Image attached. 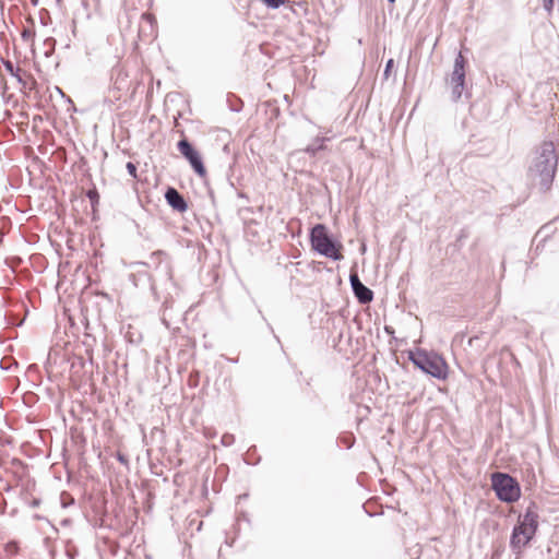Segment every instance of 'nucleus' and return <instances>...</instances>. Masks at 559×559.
<instances>
[{
	"mask_svg": "<svg viewBox=\"0 0 559 559\" xmlns=\"http://www.w3.org/2000/svg\"><path fill=\"white\" fill-rule=\"evenodd\" d=\"M558 166V155L552 141H545L536 150L530 174L543 192L550 189Z\"/></svg>",
	"mask_w": 559,
	"mask_h": 559,
	"instance_id": "1",
	"label": "nucleus"
},
{
	"mask_svg": "<svg viewBox=\"0 0 559 559\" xmlns=\"http://www.w3.org/2000/svg\"><path fill=\"white\" fill-rule=\"evenodd\" d=\"M538 528V514L530 507L523 515H520L519 523L513 527L510 546L513 551L520 554L530 544Z\"/></svg>",
	"mask_w": 559,
	"mask_h": 559,
	"instance_id": "2",
	"label": "nucleus"
},
{
	"mask_svg": "<svg viewBox=\"0 0 559 559\" xmlns=\"http://www.w3.org/2000/svg\"><path fill=\"white\" fill-rule=\"evenodd\" d=\"M151 260L154 263L157 262L153 275L148 277L152 293L157 298L158 289L169 295L171 293V289L176 288V284L173 278V270L169 261L166 259L165 253L162 251L152 253Z\"/></svg>",
	"mask_w": 559,
	"mask_h": 559,
	"instance_id": "3",
	"label": "nucleus"
},
{
	"mask_svg": "<svg viewBox=\"0 0 559 559\" xmlns=\"http://www.w3.org/2000/svg\"><path fill=\"white\" fill-rule=\"evenodd\" d=\"M409 360L421 371L439 380L448 377V366L444 359L436 353L418 350L409 354Z\"/></svg>",
	"mask_w": 559,
	"mask_h": 559,
	"instance_id": "4",
	"label": "nucleus"
},
{
	"mask_svg": "<svg viewBox=\"0 0 559 559\" xmlns=\"http://www.w3.org/2000/svg\"><path fill=\"white\" fill-rule=\"evenodd\" d=\"M310 241L313 250L323 257L340 261L343 254L336 248V245L326 233V227L322 224H317L310 233Z\"/></svg>",
	"mask_w": 559,
	"mask_h": 559,
	"instance_id": "5",
	"label": "nucleus"
},
{
	"mask_svg": "<svg viewBox=\"0 0 559 559\" xmlns=\"http://www.w3.org/2000/svg\"><path fill=\"white\" fill-rule=\"evenodd\" d=\"M492 488L497 497L504 502H514L521 496L518 481L508 474L495 473L491 476Z\"/></svg>",
	"mask_w": 559,
	"mask_h": 559,
	"instance_id": "6",
	"label": "nucleus"
},
{
	"mask_svg": "<svg viewBox=\"0 0 559 559\" xmlns=\"http://www.w3.org/2000/svg\"><path fill=\"white\" fill-rule=\"evenodd\" d=\"M178 151L187 158L193 168V170L200 176H206V169L204 167L200 153L191 145L187 139H182L177 144Z\"/></svg>",
	"mask_w": 559,
	"mask_h": 559,
	"instance_id": "7",
	"label": "nucleus"
},
{
	"mask_svg": "<svg viewBox=\"0 0 559 559\" xmlns=\"http://www.w3.org/2000/svg\"><path fill=\"white\" fill-rule=\"evenodd\" d=\"M349 283L355 297L360 304L366 305L372 301L373 292L361 283L356 272L349 274Z\"/></svg>",
	"mask_w": 559,
	"mask_h": 559,
	"instance_id": "8",
	"label": "nucleus"
},
{
	"mask_svg": "<svg viewBox=\"0 0 559 559\" xmlns=\"http://www.w3.org/2000/svg\"><path fill=\"white\" fill-rule=\"evenodd\" d=\"M111 80L112 85L109 90V93H112V98L118 100L121 97L120 93L128 88V74L123 71L122 68L116 67L112 69Z\"/></svg>",
	"mask_w": 559,
	"mask_h": 559,
	"instance_id": "9",
	"label": "nucleus"
},
{
	"mask_svg": "<svg viewBox=\"0 0 559 559\" xmlns=\"http://www.w3.org/2000/svg\"><path fill=\"white\" fill-rule=\"evenodd\" d=\"M165 199L174 210L180 213L186 212L188 209L185 198L175 188L167 189Z\"/></svg>",
	"mask_w": 559,
	"mask_h": 559,
	"instance_id": "10",
	"label": "nucleus"
},
{
	"mask_svg": "<svg viewBox=\"0 0 559 559\" xmlns=\"http://www.w3.org/2000/svg\"><path fill=\"white\" fill-rule=\"evenodd\" d=\"M450 82L451 84L465 83V59L461 52H459L454 60Z\"/></svg>",
	"mask_w": 559,
	"mask_h": 559,
	"instance_id": "11",
	"label": "nucleus"
},
{
	"mask_svg": "<svg viewBox=\"0 0 559 559\" xmlns=\"http://www.w3.org/2000/svg\"><path fill=\"white\" fill-rule=\"evenodd\" d=\"M329 140H330L329 138L318 136L314 139L313 143L309 144L305 148V152L311 156H314L319 151L324 148V143Z\"/></svg>",
	"mask_w": 559,
	"mask_h": 559,
	"instance_id": "12",
	"label": "nucleus"
},
{
	"mask_svg": "<svg viewBox=\"0 0 559 559\" xmlns=\"http://www.w3.org/2000/svg\"><path fill=\"white\" fill-rule=\"evenodd\" d=\"M452 85V99L457 102L463 93L464 83L451 84Z\"/></svg>",
	"mask_w": 559,
	"mask_h": 559,
	"instance_id": "13",
	"label": "nucleus"
},
{
	"mask_svg": "<svg viewBox=\"0 0 559 559\" xmlns=\"http://www.w3.org/2000/svg\"><path fill=\"white\" fill-rule=\"evenodd\" d=\"M3 66L5 70L13 76H17L19 73H21V69L19 67H14V64L10 60H3Z\"/></svg>",
	"mask_w": 559,
	"mask_h": 559,
	"instance_id": "14",
	"label": "nucleus"
},
{
	"mask_svg": "<svg viewBox=\"0 0 559 559\" xmlns=\"http://www.w3.org/2000/svg\"><path fill=\"white\" fill-rule=\"evenodd\" d=\"M267 8L270 9H278L281 5L285 4L286 0H262Z\"/></svg>",
	"mask_w": 559,
	"mask_h": 559,
	"instance_id": "15",
	"label": "nucleus"
},
{
	"mask_svg": "<svg viewBox=\"0 0 559 559\" xmlns=\"http://www.w3.org/2000/svg\"><path fill=\"white\" fill-rule=\"evenodd\" d=\"M234 442H235V436L234 435L225 433V435L222 436L221 443L224 447H229V445L234 444Z\"/></svg>",
	"mask_w": 559,
	"mask_h": 559,
	"instance_id": "16",
	"label": "nucleus"
},
{
	"mask_svg": "<svg viewBox=\"0 0 559 559\" xmlns=\"http://www.w3.org/2000/svg\"><path fill=\"white\" fill-rule=\"evenodd\" d=\"M126 167H127L129 175L133 178H136V166L133 163L129 162V163H127Z\"/></svg>",
	"mask_w": 559,
	"mask_h": 559,
	"instance_id": "17",
	"label": "nucleus"
},
{
	"mask_svg": "<svg viewBox=\"0 0 559 559\" xmlns=\"http://www.w3.org/2000/svg\"><path fill=\"white\" fill-rule=\"evenodd\" d=\"M543 5H544V9L550 13L552 11V8H554V0H543Z\"/></svg>",
	"mask_w": 559,
	"mask_h": 559,
	"instance_id": "18",
	"label": "nucleus"
},
{
	"mask_svg": "<svg viewBox=\"0 0 559 559\" xmlns=\"http://www.w3.org/2000/svg\"><path fill=\"white\" fill-rule=\"evenodd\" d=\"M551 224H552V223H548V224L544 225V226L538 230L537 235H543V234H544L545 236H547V235H548V233H549V230H550V228H551Z\"/></svg>",
	"mask_w": 559,
	"mask_h": 559,
	"instance_id": "19",
	"label": "nucleus"
},
{
	"mask_svg": "<svg viewBox=\"0 0 559 559\" xmlns=\"http://www.w3.org/2000/svg\"><path fill=\"white\" fill-rule=\"evenodd\" d=\"M393 67V59H389L386 64H385V69H384V76L385 78H389V74H390V71Z\"/></svg>",
	"mask_w": 559,
	"mask_h": 559,
	"instance_id": "20",
	"label": "nucleus"
},
{
	"mask_svg": "<svg viewBox=\"0 0 559 559\" xmlns=\"http://www.w3.org/2000/svg\"><path fill=\"white\" fill-rule=\"evenodd\" d=\"M117 459H118V461H119L120 463H122V464H128V459H127L123 454L118 453V454H117Z\"/></svg>",
	"mask_w": 559,
	"mask_h": 559,
	"instance_id": "21",
	"label": "nucleus"
},
{
	"mask_svg": "<svg viewBox=\"0 0 559 559\" xmlns=\"http://www.w3.org/2000/svg\"><path fill=\"white\" fill-rule=\"evenodd\" d=\"M16 81L22 84L23 86H25L26 82L23 80V78L21 76V73L17 74V76H15Z\"/></svg>",
	"mask_w": 559,
	"mask_h": 559,
	"instance_id": "22",
	"label": "nucleus"
},
{
	"mask_svg": "<svg viewBox=\"0 0 559 559\" xmlns=\"http://www.w3.org/2000/svg\"><path fill=\"white\" fill-rule=\"evenodd\" d=\"M29 36H31L29 31H26V29H25V31L22 33V37H23L24 39H26V38H27V37H29Z\"/></svg>",
	"mask_w": 559,
	"mask_h": 559,
	"instance_id": "23",
	"label": "nucleus"
},
{
	"mask_svg": "<svg viewBox=\"0 0 559 559\" xmlns=\"http://www.w3.org/2000/svg\"><path fill=\"white\" fill-rule=\"evenodd\" d=\"M45 43L48 44L52 48L53 44H55V40L52 38H48V39H46Z\"/></svg>",
	"mask_w": 559,
	"mask_h": 559,
	"instance_id": "24",
	"label": "nucleus"
},
{
	"mask_svg": "<svg viewBox=\"0 0 559 559\" xmlns=\"http://www.w3.org/2000/svg\"><path fill=\"white\" fill-rule=\"evenodd\" d=\"M56 90H57L58 94H60L62 97L66 96L60 87L57 86Z\"/></svg>",
	"mask_w": 559,
	"mask_h": 559,
	"instance_id": "25",
	"label": "nucleus"
},
{
	"mask_svg": "<svg viewBox=\"0 0 559 559\" xmlns=\"http://www.w3.org/2000/svg\"><path fill=\"white\" fill-rule=\"evenodd\" d=\"M95 194H96V192H94V193L90 192V193H88V198H91V199H92V198H95Z\"/></svg>",
	"mask_w": 559,
	"mask_h": 559,
	"instance_id": "26",
	"label": "nucleus"
},
{
	"mask_svg": "<svg viewBox=\"0 0 559 559\" xmlns=\"http://www.w3.org/2000/svg\"><path fill=\"white\" fill-rule=\"evenodd\" d=\"M95 194H96V192H94V193L90 192V193H88V198H91V199H92V198H95Z\"/></svg>",
	"mask_w": 559,
	"mask_h": 559,
	"instance_id": "27",
	"label": "nucleus"
},
{
	"mask_svg": "<svg viewBox=\"0 0 559 559\" xmlns=\"http://www.w3.org/2000/svg\"><path fill=\"white\" fill-rule=\"evenodd\" d=\"M396 0H388L389 3L393 4Z\"/></svg>",
	"mask_w": 559,
	"mask_h": 559,
	"instance_id": "28",
	"label": "nucleus"
},
{
	"mask_svg": "<svg viewBox=\"0 0 559 559\" xmlns=\"http://www.w3.org/2000/svg\"><path fill=\"white\" fill-rule=\"evenodd\" d=\"M45 56H46V57H49V56H50V50H49V51H46V52H45Z\"/></svg>",
	"mask_w": 559,
	"mask_h": 559,
	"instance_id": "29",
	"label": "nucleus"
},
{
	"mask_svg": "<svg viewBox=\"0 0 559 559\" xmlns=\"http://www.w3.org/2000/svg\"><path fill=\"white\" fill-rule=\"evenodd\" d=\"M385 331H386L388 333H391V330H390L388 326H385Z\"/></svg>",
	"mask_w": 559,
	"mask_h": 559,
	"instance_id": "30",
	"label": "nucleus"
}]
</instances>
